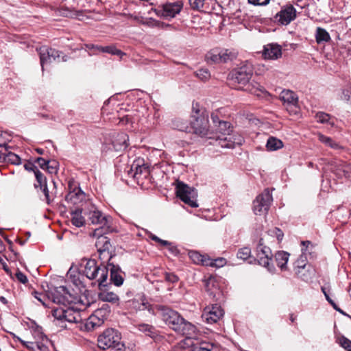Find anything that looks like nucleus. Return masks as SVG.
<instances>
[{"instance_id": "obj_1", "label": "nucleus", "mask_w": 351, "mask_h": 351, "mask_svg": "<svg viewBox=\"0 0 351 351\" xmlns=\"http://www.w3.org/2000/svg\"><path fill=\"white\" fill-rule=\"evenodd\" d=\"M88 219L93 224L101 225L94 231V236L97 238L95 246L99 253V258L106 257L109 254L110 247V226L108 224L107 217L95 206H92L86 213Z\"/></svg>"}, {"instance_id": "obj_2", "label": "nucleus", "mask_w": 351, "mask_h": 351, "mask_svg": "<svg viewBox=\"0 0 351 351\" xmlns=\"http://www.w3.org/2000/svg\"><path fill=\"white\" fill-rule=\"evenodd\" d=\"M106 265L98 266L93 259H85L82 264L84 263L83 273L90 280L97 279L99 282V298L104 302H110V293L108 291L107 279L108 276V267L110 265V253L106 257L102 258Z\"/></svg>"}, {"instance_id": "obj_3", "label": "nucleus", "mask_w": 351, "mask_h": 351, "mask_svg": "<svg viewBox=\"0 0 351 351\" xmlns=\"http://www.w3.org/2000/svg\"><path fill=\"white\" fill-rule=\"evenodd\" d=\"M163 319L173 330L186 336L187 339H197L195 326L180 317L177 312L171 309L165 310Z\"/></svg>"}, {"instance_id": "obj_4", "label": "nucleus", "mask_w": 351, "mask_h": 351, "mask_svg": "<svg viewBox=\"0 0 351 351\" xmlns=\"http://www.w3.org/2000/svg\"><path fill=\"white\" fill-rule=\"evenodd\" d=\"M191 129L202 137L208 134V115L197 103L193 104L191 116Z\"/></svg>"}, {"instance_id": "obj_5", "label": "nucleus", "mask_w": 351, "mask_h": 351, "mask_svg": "<svg viewBox=\"0 0 351 351\" xmlns=\"http://www.w3.org/2000/svg\"><path fill=\"white\" fill-rule=\"evenodd\" d=\"M253 73L252 66L245 64L232 71L228 75L230 84L236 89H243L247 84Z\"/></svg>"}, {"instance_id": "obj_6", "label": "nucleus", "mask_w": 351, "mask_h": 351, "mask_svg": "<svg viewBox=\"0 0 351 351\" xmlns=\"http://www.w3.org/2000/svg\"><path fill=\"white\" fill-rule=\"evenodd\" d=\"M52 297L54 303L63 305V306L58 308H53L52 315L58 321L64 322L65 306L67 304L73 302L72 300H70L71 295L65 287L60 286L55 290Z\"/></svg>"}, {"instance_id": "obj_7", "label": "nucleus", "mask_w": 351, "mask_h": 351, "mask_svg": "<svg viewBox=\"0 0 351 351\" xmlns=\"http://www.w3.org/2000/svg\"><path fill=\"white\" fill-rule=\"evenodd\" d=\"M176 191L178 197L183 202L192 208L198 207L197 203V193L194 188L182 182L177 181L176 184Z\"/></svg>"}, {"instance_id": "obj_8", "label": "nucleus", "mask_w": 351, "mask_h": 351, "mask_svg": "<svg viewBox=\"0 0 351 351\" xmlns=\"http://www.w3.org/2000/svg\"><path fill=\"white\" fill-rule=\"evenodd\" d=\"M110 317V309L108 304H104L97 309L86 321L84 327L88 331L101 326Z\"/></svg>"}, {"instance_id": "obj_9", "label": "nucleus", "mask_w": 351, "mask_h": 351, "mask_svg": "<svg viewBox=\"0 0 351 351\" xmlns=\"http://www.w3.org/2000/svg\"><path fill=\"white\" fill-rule=\"evenodd\" d=\"M273 201L271 193L268 189L260 194L254 201L253 210L255 215H265Z\"/></svg>"}, {"instance_id": "obj_10", "label": "nucleus", "mask_w": 351, "mask_h": 351, "mask_svg": "<svg viewBox=\"0 0 351 351\" xmlns=\"http://www.w3.org/2000/svg\"><path fill=\"white\" fill-rule=\"evenodd\" d=\"M256 252L259 265L266 267L269 271L273 273L275 267L273 265H270L272 253L269 247L264 245L262 239H260L256 247Z\"/></svg>"}, {"instance_id": "obj_11", "label": "nucleus", "mask_w": 351, "mask_h": 351, "mask_svg": "<svg viewBox=\"0 0 351 351\" xmlns=\"http://www.w3.org/2000/svg\"><path fill=\"white\" fill-rule=\"evenodd\" d=\"M40 56V62L43 71L45 66L56 60L60 56V52L47 46L40 47L37 49Z\"/></svg>"}, {"instance_id": "obj_12", "label": "nucleus", "mask_w": 351, "mask_h": 351, "mask_svg": "<svg viewBox=\"0 0 351 351\" xmlns=\"http://www.w3.org/2000/svg\"><path fill=\"white\" fill-rule=\"evenodd\" d=\"M296 18V10L292 5L282 8L275 16V20L280 25H287Z\"/></svg>"}, {"instance_id": "obj_13", "label": "nucleus", "mask_w": 351, "mask_h": 351, "mask_svg": "<svg viewBox=\"0 0 351 351\" xmlns=\"http://www.w3.org/2000/svg\"><path fill=\"white\" fill-rule=\"evenodd\" d=\"M223 315V311L218 304H213L204 308L202 315V319L208 324L217 322Z\"/></svg>"}, {"instance_id": "obj_14", "label": "nucleus", "mask_w": 351, "mask_h": 351, "mask_svg": "<svg viewBox=\"0 0 351 351\" xmlns=\"http://www.w3.org/2000/svg\"><path fill=\"white\" fill-rule=\"evenodd\" d=\"M232 131L230 123L219 121V124L215 126V136H208V138H215L218 145L221 146V142L223 141V138H228L229 135L232 134Z\"/></svg>"}, {"instance_id": "obj_15", "label": "nucleus", "mask_w": 351, "mask_h": 351, "mask_svg": "<svg viewBox=\"0 0 351 351\" xmlns=\"http://www.w3.org/2000/svg\"><path fill=\"white\" fill-rule=\"evenodd\" d=\"M310 265H307V260L305 255L302 254L294 263V271L295 275L304 280H308L310 278V274L302 273V270L309 271Z\"/></svg>"}, {"instance_id": "obj_16", "label": "nucleus", "mask_w": 351, "mask_h": 351, "mask_svg": "<svg viewBox=\"0 0 351 351\" xmlns=\"http://www.w3.org/2000/svg\"><path fill=\"white\" fill-rule=\"evenodd\" d=\"M182 3L178 1L173 3H167L162 5V14L166 18H173L182 10Z\"/></svg>"}, {"instance_id": "obj_17", "label": "nucleus", "mask_w": 351, "mask_h": 351, "mask_svg": "<svg viewBox=\"0 0 351 351\" xmlns=\"http://www.w3.org/2000/svg\"><path fill=\"white\" fill-rule=\"evenodd\" d=\"M263 55L265 59H278L282 56V48L278 44H267L264 46Z\"/></svg>"}, {"instance_id": "obj_18", "label": "nucleus", "mask_w": 351, "mask_h": 351, "mask_svg": "<svg viewBox=\"0 0 351 351\" xmlns=\"http://www.w3.org/2000/svg\"><path fill=\"white\" fill-rule=\"evenodd\" d=\"M124 280L125 273L119 266L111 263V284L120 287L123 285Z\"/></svg>"}, {"instance_id": "obj_19", "label": "nucleus", "mask_w": 351, "mask_h": 351, "mask_svg": "<svg viewBox=\"0 0 351 351\" xmlns=\"http://www.w3.org/2000/svg\"><path fill=\"white\" fill-rule=\"evenodd\" d=\"M124 348L121 334L117 330L111 329V351H124Z\"/></svg>"}, {"instance_id": "obj_20", "label": "nucleus", "mask_w": 351, "mask_h": 351, "mask_svg": "<svg viewBox=\"0 0 351 351\" xmlns=\"http://www.w3.org/2000/svg\"><path fill=\"white\" fill-rule=\"evenodd\" d=\"M243 141V138L241 135L231 134L229 135L228 138H223V141L221 142V147L223 148H234L236 145H242Z\"/></svg>"}, {"instance_id": "obj_21", "label": "nucleus", "mask_w": 351, "mask_h": 351, "mask_svg": "<svg viewBox=\"0 0 351 351\" xmlns=\"http://www.w3.org/2000/svg\"><path fill=\"white\" fill-rule=\"evenodd\" d=\"M280 98L282 101L286 103L288 106L296 107L298 104V97L295 94L289 90H284L280 95Z\"/></svg>"}, {"instance_id": "obj_22", "label": "nucleus", "mask_w": 351, "mask_h": 351, "mask_svg": "<svg viewBox=\"0 0 351 351\" xmlns=\"http://www.w3.org/2000/svg\"><path fill=\"white\" fill-rule=\"evenodd\" d=\"M80 320V312L73 307L65 306L64 322L69 323H77Z\"/></svg>"}, {"instance_id": "obj_23", "label": "nucleus", "mask_w": 351, "mask_h": 351, "mask_svg": "<svg viewBox=\"0 0 351 351\" xmlns=\"http://www.w3.org/2000/svg\"><path fill=\"white\" fill-rule=\"evenodd\" d=\"M289 258V254L284 251H279L275 254L276 262L282 271L287 270Z\"/></svg>"}, {"instance_id": "obj_24", "label": "nucleus", "mask_w": 351, "mask_h": 351, "mask_svg": "<svg viewBox=\"0 0 351 351\" xmlns=\"http://www.w3.org/2000/svg\"><path fill=\"white\" fill-rule=\"evenodd\" d=\"M97 345L100 349L104 350L110 348V330L108 328L98 336Z\"/></svg>"}, {"instance_id": "obj_25", "label": "nucleus", "mask_w": 351, "mask_h": 351, "mask_svg": "<svg viewBox=\"0 0 351 351\" xmlns=\"http://www.w3.org/2000/svg\"><path fill=\"white\" fill-rule=\"evenodd\" d=\"M148 170L146 167L139 164H132L129 174L136 180H138L143 174H147Z\"/></svg>"}, {"instance_id": "obj_26", "label": "nucleus", "mask_w": 351, "mask_h": 351, "mask_svg": "<svg viewBox=\"0 0 351 351\" xmlns=\"http://www.w3.org/2000/svg\"><path fill=\"white\" fill-rule=\"evenodd\" d=\"M72 224L77 228L82 227L85 224V219L82 216V210L77 209L71 213Z\"/></svg>"}, {"instance_id": "obj_27", "label": "nucleus", "mask_w": 351, "mask_h": 351, "mask_svg": "<svg viewBox=\"0 0 351 351\" xmlns=\"http://www.w3.org/2000/svg\"><path fill=\"white\" fill-rule=\"evenodd\" d=\"M316 42L318 44L322 43H326L330 40V36L328 32L322 27H317L315 33Z\"/></svg>"}, {"instance_id": "obj_28", "label": "nucleus", "mask_w": 351, "mask_h": 351, "mask_svg": "<svg viewBox=\"0 0 351 351\" xmlns=\"http://www.w3.org/2000/svg\"><path fill=\"white\" fill-rule=\"evenodd\" d=\"M3 161L10 162L13 165H20L21 162L20 157L11 152H8V148L6 149V151L5 150L3 152L2 162Z\"/></svg>"}, {"instance_id": "obj_29", "label": "nucleus", "mask_w": 351, "mask_h": 351, "mask_svg": "<svg viewBox=\"0 0 351 351\" xmlns=\"http://www.w3.org/2000/svg\"><path fill=\"white\" fill-rule=\"evenodd\" d=\"M283 147L282 142L276 137L271 136L268 138L266 147L269 151H276Z\"/></svg>"}, {"instance_id": "obj_30", "label": "nucleus", "mask_w": 351, "mask_h": 351, "mask_svg": "<svg viewBox=\"0 0 351 351\" xmlns=\"http://www.w3.org/2000/svg\"><path fill=\"white\" fill-rule=\"evenodd\" d=\"M190 258L195 263L208 266L209 258L197 252H190Z\"/></svg>"}, {"instance_id": "obj_31", "label": "nucleus", "mask_w": 351, "mask_h": 351, "mask_svg": "<svg viewBox=\"0 0 351 351\" xmlns=\"http://www.w3.org/2000/svg\"><path fill=\"white\" fill-rule=\"evenodd\" d=\"M86 47L90 51L89 53L90 56L94 54H98L100 53H110V47L108 46L101 47L94 45H87Z\"/></svg>"}, {"instance_id": "obj_32", "label": "nucleus", "mask_w": 351, "mask_h": 351, "mask_svg": "<svg viewBox=\"0 0 351 351\" xmlns=\"http://www.w3.org/2000/svg\"><path fill=\"white\" fill-rule=\"evenodd\" d=\"M219 50L214 49L208 52L206 56V61L208 64L221 63Z\"/></svg>"}, {"instance_id": "obj_33", "label": "nucleus", "mask_w": 351, "mask_h": 351, "mask_svg": "<svg viewBox=\"0 0 351 351\" xmlns=\"http://www.w3.org/2000/svg\"><path fill=\"white\" fill-rule=\"evenodd\" d=\"M189 351H215L214 346L208 342L202 341L199 345H193V348Z\"/></svg>"}, {"instance_id": "obj_34", "label": "nucleus", "mask_w": 351, "mask_h": 351, "mask_svg": "<svg viewBox=\"0 0 351 351\" xmlns=\"http://www.w3.org/2000/svg\"><path fill=\"white\" fill-rule=\"evenodd\" d=\"M138 330L146 333L147 335L154 338L156 335V331L152 326L147 324H141L137 326Z\"/></svg>"}, {"instance_id": "obj_35", "label": "nucleus", "mask_w": 351, "mask_h": 351, "mask_svg": "<svg viewBox=\"0 0 351 351\" xmlns=\"http://www.w3.org/2000/svg\"><path fill=\"white\" fill-rule=\"evenodd\" d=\"M84 197V193L78 189L77 192L72 191L70 192L66 196V199L70 201L73 204H77V199H82Z\"/></svg>"}, {"instance_id": "obj_36", "label": "nucleus", "mask_w": 351, "mask_h": 351, "mask_svg": "<svg viewBox=\"0 0 351 351\" xmlns=\"http://www.w3.org/2000/svg\"><path fill=\"white\" fill-rule=\"evenodd\" d=\"M315 118L317 122H319L321 123H329L332 126L334 125V122L330 121L331 117L328 114L319 112L316 114Z\"/></svg>"}, {"instance_id": "obj_37", "label": "nucleus", "mask_w": 351, "mask_h": 351, "mask_svg": "<svg viewBox=\"0 0 351 351\" xmlns=\"http://www.w3.org/2000/svg\"><path fill=\"white\" fill-rule=\"evenodd\" d=\"M220 52V62H226L228 60H231L235 58V54L227 49L219 50Z\"/></svg>"}, {"instance_id": "obj_38", "label": "nucleus", "mask_w": 351, "mask_h": 351, "mask_svg": "<svg viewBox=\"0 0 351 351\" xmlns=\"http://www.w3.org/2000/svg\"><path fill=\"white\" fill-rule=\"evenodd\" d=\"M34 174L38 183L35 184L36 188L47 184V179L45 176L38 169H36V171H34Z\"/></svg>"}, {"instance_id": "obj_39", "label": "nucleus", "mask_w": 351, "mask_h": 351, "mask_svg": "<svg viewBox=\"0 0 351 351\" xmlns=\"http://www.w3.org/2000/svg\"><path fill=\"white\" fill-rule=\"evenodd\" d=\"M33 335L35 341H48L47 337L41 331V328L36 326L34 328L32 329Z\"/></svg>"}, {"instance_id": "obj_40", "label": "nucleus", "mask_w": 351, "mask_h": 351, "mask_svg": "<svg viewBox=\"0 0 351 351\" xmlns=\"http://www.w3.org/2000/svg\"><path fill=\"white\" fill-rule=\"evenodd\" d=\"M206 0H189V4L192 9L201 11L205 4Z\"/></svg>"}, {"instance_id": "obj_41", "label": "nucleus", "mask_w": 351, "mask_h": 351, "mask_svg": "<svg viewBox=\"0 0 351 351\" xmlns=\"http://www.w3.org/2000/svg\"><path fill=\"white\" fill-rule=\"evenodd\" d=\"M196 76L201 80L206 81L210 77L209 71L207 69H200L195 73Z\"/></svg>"}, {"instance_id": "obj_42", "label": "nucleus", "mask_w": 351, "mask_h": 351, "mask_svg": "<svg viewBox=\"0 0 351 351\" xmlns=\"http://www.w3.org/2000/svg\"><path fill=\"white\" fill-rule=\"evenodd\" d=\"M10 141V139L8 134L7 132L0 131V147H4L6 150L8 148V143Z\"/></svg>"}, {"instance_id": "obj_43", "label": "nucleus", "mask_w": 351, "mask_h": 351, "mask_svg": "<svg viewBox=\"0 0 351 351\" xmlns=\"http://www.w3.org/2000/svg\"><path fill=\"white\" fill-rule=\"evenodd\" d=\"M208 265L215 267H221L226 264V260L224 258H218L215 260L209 258Z\"/></svg>"}, {"instance_id": "obj_44", "label": "nucleus", "mask_w": 351, "mask_h": 351, "mask_svg": "<svg viewBox=\"0 0 351 351\" xmlns=\"http://www.w3.org/2000/svg\"><path fill=\"white\" fill-rule=\"evenodd\" d=\"M251 250L248 247H243L240 249L237 253V257L242 260H246L250 256Z\"/></svg>"}, {"instance_id": "obj_45", "label": "nucleus", "mask_w": 351, "mask_h": 351, "mask_svg": "<svg viewBox=\"0 0 351 351\" xmlns=\"http://www.w3.org/2000/svg\"><path fill=\"white\" fill-rule=\"evenodd\" d=\"M32 295L34 297L40 302L43 306H47V301L48 299L46 297V295L43 293H39L38 291L32 292Z\"/></svg>"}, {"instance_id": "obj_46", "label": "nucleus", "mask_w": 351, "mask_h": 351, "mask_svg": "<svg viewBox=\"0 0 351 351\" xmlns=\"http://www.w3.org/2000/svg\"><path fill=\"white\" fill-rule=\"evenodd\" d=\"M339 343L344 349L348 351H351V341L345 337L339 338Z\"/></svg>"}, {"instance_id": "obj_47", "label": "nucleus", "mask_w": 351, "mask_h": 351, "mask_svg": "<svg viewBox=\"0 0 351 351\" xmlns=\"http://www.w3.org/2000/svg\"><path fill=\"white\" fill-rule=\"evenodd\" d=\"M13 337L19 341H20L25 348L35 350L34 341H25L22 340L20 337H17L16 335L12 334Z\"/></svg>"}, {"instance_id": "obj_48", "label": "nucleus", "mask_w": 351, "mask_h": 351, "mask_svg": "<svg viewBox=\"0 0 351 351\" xmlns=\"http://www.w3.org/2000/svg\"><path fill=\"white\" fill-rule=\"evenodd\" d=\"M58 162L56 160L50 161L49 160V165H47L45 169L51 174L55 173L58 170Z\"/></svg>"}, {"instance_id": "obj_49", "label": "nucleus", "mask_w": 351, "mask_h": 351, "mask_svg": "<svg viewBox=\"0 0 351 351\" xmlns=\"http://www.w3.org/2000/svg\"><path fill=\"white\" fill-rule=\"evenodd\" d=\"M322 291L323 292V293L324 294L325 297H326V300L332 306V307L337 311L343 313V311L339 308H338V306H337V304L335 303V302L329 297L328 294L327 293V292L326 291V288L325 287H322Z\"/></svg>"}, {"instance_id": "obj_50", "label": "nucleus", "mask_w": 351, "mask_h": 351, "mask_svg": "<svg viewBox=\"0 0 351 351\" xmlns=\"http://www.w3.org/2000/svg\"><path fill=\"white\" fill-rule=\"evenodd\" d=\"M47 341L39 340V341H34V346H35V350L37 349L39 351H47V347L45 344Z\"/></svg>"}, {"instance_id": "obj_51", "label": "nucleus", "mask_w": 351, "mask_h": 351, "mask_svg": "<svg viewBox=\"0 0 351 351\" xmlns=\"http://www.w3.org/2000/svg\"><path fill=\"white\" fill-rule=\"evenodd\" d=\"M60 12L61 14L66 17L78 16L82 14L81 12H72L68 9H62Z\"/></svg>"}, {"instance_id": "obj_52", "label": "nucleus", "mask_w": 351, "mask_h": 351, "mask_svg": "<svg viewBox=\"0 0 351 351\" xmlns=\"http://www.w3.org/2000/svg\"><path fill=\"white\" fill-rule=\"evenodd\" d=\"M302 245V252L303 255H305L306 252L310 253V248L313 247V244L309 241H304L301 243Z\"/></svg>"}, {"instance_id": "obj_53", "label": "nucleus", "mask_w": 351, "mask_h": 351, "mask_svg": "<svg viewBox=\"0 0 351 351\" xmlns=\"http://www.w3.org/2000/svg\"><path fill=\"white\" fill-rule=\"evenodd\" d=\"M317 137L319 141L326 146H328L332 140L330 137L326 136L321 133L317 134Z\"/></svg>"}, {"instance_id": "obj_54", "label": "nucleus", "mask_w": 351, "mask_h": 351, "mask_svg": "<svg viewBox=\"0 0 351 351\" xmlns=\"http://www.w3.org/2000/svg\"><path fill=\"white\" fill-rule=\"evenodd\" d=\"M340 99L346 101H349L351 99V91L349 90H342Z\"/></svg>"}, {"instance_id": "obj_55", "label": "nucleus", "mask_w": 351, "mask_h": 351, "mask_svg": "<svg viewBox=\"0 0 351 351\" xmlns=\"http://www.w3.org/2000/svg\"><path fill=\"white\" fill-rule=\"evenodd\" d=\"M16 277L17 280L21 283L25 284L27 282V276L20 271L16 273Z\"/></svg>"}, {"instance_id": "obj_56", "label": "nucleus", "mask_w": 351, "mask_h": 351, "mask_svg": "<svg viewBox=\"0 0 351 351\" xmlns=\"http://www.w3.org/2000/svg\"><path fill=\"white\" fill-rule=\"evenodd\" d=\"M39 188L44 193L47 204H49L50 203L49 193V190H48L47 184L39 186Z\"/></svg>"}, {"instance_id": "obj_57", "label": "nucleus", "mask_w": 351, "mask_h": 351, "mask_svg": "<svg viewBox=\"0 0 351 351\" xmlns=\"http://www.w3.org/2000/svg\"><path fill=\"white\" fill-rule=\"evenodd\" d=\"M36 161L40 167L43 169H45L47 165H49V160H46L45 159L40 157L38 158Z\"/></svg>"}, {"instance_id": "obj_58", "label": "nucleus", "mask_w": 351, "mask_h": 351, "mask_svg": "<svg viewBox=\"0 0 351 351\" xmlns=\"http://www.w3.org/2000/svg\"><path fill=\"white\" fill-rule=\"evenodd\" d=\"M117 56L118 57H119V58H122V57L123 56H125V53L122 52L121 50L115 48V47H112L111 46V56Z\"/></svg>"}, {"instance_id": "obj_59", "label": "nucleus", "mask_w": 351, "mask_h": 351, "mask_svg": "<svg viewBox=\"0 0 351 351\" xmlns=\"http://www.w3.org/2000/svg\"><path fill=\"white\" fill-rule=\"evenodd\" d=\"M248 2L256 5H265L269 3V0H248Z\"/></svg>"}, {"instance_id": "obj_60", "label": "nucleus", "mask_w": 351, "mask_h": 351, "mask_svg": "<svg viewBox=\"0 0 351 351\" xmlns=\"http://www.w3.org/2000/svg\"><path fill=\"white\" fill-rule=\"evenodd\" d=\"M165 279L171 282H176L178 280V278L173 274L167 273L165 274Z\"/></svg>"}, {"instance_id": "obj_61", "label": "nucleus", "mask_w": 351, "mask_h": 351, "mask_svg": "<svg viewBox=\"0 0 351 351\" xmlns=\"http://www.w3.org/2000/svg\"><path fill=\"white\" fill-rule=\"evenodd\" d=\"M121 141L119 142V148H117V149H121L122 147L125 148L126 147L127 145H126V141L128 139V137L126 136V134H121Z\"/></svg>"}, {"instance_id": "obj_62", "label": "nucleus", "mask_w": 351, "mask_h": 351, "mask_svg": "<svg viewBox=\"0 0 351 351\" xmlns=\"http://www.w3.org/2000/svg\"><path fill=\"white\" fill-rule=\"evenodd\" d=\"M176 126L180 131L191 132V127L189 128L185 123H180V124H176Z\"/></svg>"}, {"instance_id": "obj_63", "label": "nucleus", "mask_w": 351, "mask_h": 351, "mask_svg": "<svg viewBox=\"0 0 351 351\" xmlns=\"http://www.w3.org/2000/svg\"><path fill=\"white\" fill-rule=\"evenodd\" d=\"M328 147H330V148L335 149V150H339V149H343V147L341 145H339L338 143L333 141V139L332 140L331 143L329 144Z\"/></svg>"}, {"instance_id": "obj_64", "label": "nucleus", "mask_w": 351, "mask_h": 351, "mask_svg": "<svg viewBox=\"0 0 351 351\" xmlns=\"http://www.w3.org/2000/svg\"><path fill=\"white\" fill-rule=\"evenodd\" d=\"M24 167L26 170L29 171H33L34 172V171H36V169H38L37 167L32 163L25 164L24 165Z\"/></svg>"}]
</instances>
